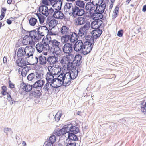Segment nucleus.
I'll return each instance as SVG.
<instances>
[{"mask_svg":"<svg viewBox=\"0 0 146 146\" xmlns=\"http://www.w3.org/2000/svg\"><path fill=\"white\" fill-rule=\"evenodd\" d=\"M46 31L48 32V29L46 25L39 26L35 29L30 31L29 35L35 41L38 42L46 34Z\"/></svg>","mask_w":146,"mask_h":146,"instance_id":"f257e3e1","label":"nucleus"},{"mask_svg":"<svg viewBox=\"0 0 146 146\" xmlns=\"http://www.w3.org/2000/svg\"><path fill=\"white\" fill-rule=\"evenodd\" d=\"M42 39V42L44 44V46L47 47L48 49L51 44V42L52 41V38L49 35H46V37L44 36Z\"/></svg>","mask_w":146,"mask_h":146,"instance_id":"2eb2a0df","label":"nucleus"},{"mask_svg":"<svg viewBox=\"0 0 146 146\" xmlns=\"http://www.w3.org/2000/svg\"><path fill=\"white\" fill-rule=\"evenodd\" d=\"M74 5L72 3H66L64 6V8L66 9V11H69L71 9L72 10Z\"/></svg>","mask_w":146,"mask_h":146,"instance_id":"58836bf2","label":"nucleus"},{"mask_svg":"<svg viewBox=\"0 0 146 146\" xmlns=\"http://www.w3.org/2000/svg\"><path fill=\"white\" fill-rule=\"evenodd\" d=\"M22 68H20L19 69V74H20V72H21V75L23 77H25L26 76L27 72H25V71L23 72V70H21V69Z\"/></svg>","mask_w":146,"mask_h":146,"instance_id":"603ef678","label":"nucleus"},{"mask_svg":"<svg viewBox=\"0 0 146 146\" xmlns=\"http://www.w3.org/2000/svg\"><path fill=\"white\" fill-rule=\"evenodd\" d=\"M46 12L45 13V16L47 17L48 15H51L54 13V11L53 8L52 7L48 8V7H46Z\"/></svg>","mask_w":146,"mask_h":146,"instance_id":"f704fd0d","label":"nucleus"},{"mask_svg":"<svg viewBox=\"0 0 146 146\" xmlns=\"http://www.w3.org/2000/svg\"><path fill=\"white\" fill-rule=\"evenodd\" d=\"M48 1L50 2H52L55 3L52 5V7L53 8L55 7V6L56 5H57L58 3H59V4L60 3L61 4V5H62V3L61 0H48Z\"/></svg>","mask_w":146,"mask_h":146,"instance_id":"a18cd8bd","label":"nucleus"},{"mask_svg":"<svg viewBox=\"0 0 146 146\" xmlns=\"http://www.w3.org/2000/svg\"><path fill=\"white\" fill-rule=\"evenodd\" d=\"M79 71L77 70L76 71L73 72L71 71L70 73L69 74V77L70 78H71V79L73 80L76 78L78 76V74Z\"/></svg>","mask_w":146,"mask_h":146,"instance_id":"72a5a7b5","label":"nucleus"},{"mask_svg":"<svg viewBox=\"0 0 146 146\" xmlns=\"http://www.w3.org/2000/svg\"><path fill=\"white\" fill-rule=\"evenodd\" d=\"M46 34H47V35H49L50 36H52L54 35H56V34H55L54 32H53L51 31H49L48 29V32L46 31Z\"/></svg>","mask_w":146,"mask_h":146,"instance_id":"6e6d98bb","label":"nucleus"},{"mask_svg":"<svg viewBox=\"0 0 146 146\" xmlns=\"http://www.w3.org/2000/svg\"><path fill=\"white\" fill-rule=\"evenodd\" d=\"M51 43L48 50H50L54 53H55L56 55H59L61 52L60 42L55 39H53Z\"/></svg>","mask_w":146,"mask_h":146,"instance_id":"7ed1b4c3","label":"nucleus"},{"mask_svg":"<svg viewBox=\"0 0 146 146\" xmlns=\"http://www.w3.org/2000/svg\"><path fill=\"white\" fill-rule=\"evenodd\" d=\"M62 5H61V4H59V3L57 4V5H56L55 7H54V8L55 10V11H59L61 9V6Z\"/></svg>","mask_w":146,"mask_h":146,"instance_id":"8fccbe9b","label":"nucleus"},{"mask_svg":"<svg viewBox=\"0 0 146 146\" xmlns=\"http://www.w3.org/2000/svg\"><path fill=\"white\" fill-rule=\"evenodd\" d=\"M40 64L42 65L45 64H46L47 60V58L44 56L40 55L38 57Z\"/></svg>","mask_w":146,"mask_h":146,"instance_id":"7c9ffc66","label":"nucleus"},{"mask_svg":"<svg viewBox=\"0 0 146 146\" xmlns=\"http://www.w3.org/2000/svg\"><path fill=\"white\" fill-rule=\"evenodd\" d=\"M73 8L72 12V15L74 18H76L77 16H82L85 13V11L84 9L80 8L75 5Z\"/></svg>","mask_w":146,"mask_h":146,"instance_id":"20e7f679","label":"nucleus"},{"mask_svg":"<svg viewBox=\"0 0 146 146\" xmlns=\"http://www.w3.org/2000/svg\"><path fill=\"white\" fill-rule=\"evenodd\" d=\"M98 3H96V8L98 7V9H99V10H102L104 8V10L106 7V4L105 3H103V0H98Z\"/></svg>","mask_w":146,"mask_h":146,"instance_id":"bb28decb","label":"nucleus"},{"mask_svg":"<svg viewBox=\"0 0 146 146\" xmlns=\"http://www.w3.org/2000/svg\"><path fill=\"white\" fill-rule=\"evenodd\" d=\"M84 43L81 40H78L74 44L73 48L74 50L76 51H79L82 50Z\"/></svg>","mask_w":146,"mask_h":146,"instance_id":"f8f14e48","label":"nucleus"},{"mask_svg":"<svg viewBox=\"0 0 146 146\" xmlns=\"http://www.w3.org/2000/svg\"><path fill=\"white\" fill-rule=\"evenodd\" d=\"M98 7H97L94 10V13H92L91 11H90L89 13L90 15L92 17H94L96 16H98L96 17H95V18L96 19H99L100 20L103 17V15L102 13H103L104 11V8H103V10H100V11L99 10V9H98Z\"/></svg>","mask_w":146,"mask_h":146,"instance_id":"39448f33","label":"nucleus"},{"mask_svg":"<svg viewBox=\"0 0 146 146\" xmlns=\"http://www.w3.org/2000/svg\"><path fill=\"white\" fill-rule=\"evenodd\" d=\"M4 132L5 133H7L11 131L12 133L11 128L5 127L4 129Z\"/></svg>","mask_w":146,"mask_h":146,"instance_id":"052dcab7","label":"nucleus"},{"mask_svg":"<svg viewBox=\"0 0 146 146\" xmlns=\"http://www.w3.org/2000/svg\"><path fill=\"white\" fill-rule=\"evenodd\" d=\"M37 22V20L34 17H31L29 20V23L31 26H34Z\"/></svg>","mask_w":146,"mask_h":146,"instance_id":"a19ab883","label":"nucleus"},{"mask_svg":"<svg viewBox=\"0 0 146 146\" xmlns=\"http://www.w3.org/2000/svg\"><path fill=\"white\" fill-rule=\"evenodd\" d=\"M92 36L90 35H88L85 36V39L86 41H88L90 39L92 38Z\"/></svg>","mask_w":146,"mask_h":146,"instance_id":"69168bd1","label":"nucleus"},{"mask_svg":"<svg viewBox=\"0 0 146 146\" xmlns=\"http://www.w3.org/2000/svg\"><path fill=\"white\" fill-rule=\"evenodd\" d=\"M48 7L47 6L44 5H41L39 7L38 11L39 13H40L43 15H45V13L46 7Z\"/></svg>","mask_w":146,"mask_h":146,"instance_id":"4c0bfd02","label":"nucleus"},{"mask_svg":"<svg viewBox=\"0 0 146 146\" xmlns=\"http://www.w3.org/2000/svg\"><path fill=\"white\" fill-rule=\"evenodd\" d=\"M66 74L64 73L63 72L61 73L60 74H58L57 78H55L56 80L58 82H59V83L61 84L62 82H64V81L65 80V78H66Z\"/></svg>","mask_w":146,"mask_h":146,"instance_id":"cd10ccee","label":"nucleus"},{"mask_svg":"<svg viewBox=\"0 0 146 146\" xmlns=\"http://www.w3.org/2000/svg\"><path fill=\"white\" fill-rule=\"evenodd\" d=\"M21 69V70H23V72L25 71V72H27L31 69L30 67L25 66L23 67L22 69Z\"/></svg>","mask_w":146,"mask_h":146,"instance_id":"864d4df0","label":"nucleus"},{"mask_svg":"<svg viewBox=\"0 0 146 146\" xmlns=\"http://www.w3.org/2000/svg\"><path fill=\"white\" fill-rule=\"evenodd\" d=\"M36 48L37 52L39 53L41 52L42 51H46L48 49L42 42L37 44L36 46Z\"/></svg>","mask_w":146,"mask_h":146,"instance_id":"dca6fc26","label":"nucleus"},{"mask_svg":"<svg viewBox=\"0 0 146 146\" xmlns=\"http://www.w3.org/2000/svg\"><path fill=\"white\" fill-rule=\"evenodd\" d=\"M44 144H45V146H53V144L46 140Z\"/></svg>","mask_w":146,"mask_h":146,"instance_id":"13d9d810","label":"nucleus"},{"mask_svg":"<svg viewBox=\"0 0 146 146\" xmlns=\"http://www.w3.org/2000/svg\"><path fill=\"white\" fill-rule=\"evenodd\" d=\"M36 14L38 18L40 24L43 23L45 19V17L42 15L40 13L37 12Z\"/></svg>","mask_w":146,"mask_h":146,"instance_id":"c9c22d12","label":"nucleus"},{"mask_svg":"<svg viewBox=\"0 0 146 146\" xmlns=\"http://www.w3.org/2000/svg\"><path fill=\"white\" fill-rule=\"evenodd\" d=\"M95 1H92L91 2L90 1L86 3L85 5V9L86 10H89L91 11L95 9L96 7V5Z\"/></svg>","mask_w":146,"mask_h":146,"instance_id":"aec40b11","label":"nucleus"},{"mask_svg":"<svg viewBox=\"0 0 146 146\" xmlns=\"http://www.w3.org/2000/svg\"><path fill=\"white\" fill-rule=\"evenodd\" d=\"M123 33V30L121 29L119 31L117 32V35L119 37H122Z\"/></svg>","mask_w":146,"mask_h":146,"instance_id":"4d7b16f0","label":"nucleus"},{"mask_svg":"<svg viewBox=\"0 0 146 146\" xmlns=\"http://www.w3.org/2000/svg\"><path fill=\"white\" fill-rule=\"evenodd\" d=\"M41 74L38 72H35L30 73L27 77V79L29 81H32L34 79H39L41 78Z\"/></svg>","mask_w":146,"mask_h":146,"instance_id":"9b49d317","label":"nucleus"},{"mask_svg":"<svg viewBox=\"0 0 146 146\" xmlns=\"http://www.w3.org/2000/svg\"><path fill=\"white\" fill-rule=\"evenodd\" d=\"M54 134L55 135L60 136L64 135L67 133L66 129L65 128V125L60 130H56L54 131Z\"/></svg>","mask_w":146,"mask_h":146,"instance_id":"5701e85b","label":"nucleus"},{"mask_svg":"<svg viewBox=\"0 0 146 146\" xmlns=\"http://www.w3.org/2000/svg\"><path fill=\"white\" fill-rule=\"evenodd\" d=\"M25 50L26 53V56H27L25 57L28 59L30 57L33 56L35 49L33 48L32 46H27L25 48Z\"/></svg>","mask_w":146,"mask_h":146,"instance_id":"9d476101","label":"nucleus"},{"mask_svg":"<svg viewBox=\"0 0 146 146\" xmlns=\"http://www.w3.org/2000/svg\"><path fill=\"white\" fill-rule=\"evenodd\" d=\"M44 80H39L36 81L33 85H31L32 88H35L36 90L41 89L45 83Z\"/></svg>","mask_w":146,"mask_h":146,"instance_id":"4468645a","label":"nucleus"},{"mask_svg":"<svg viewBox=\"0 0 146 146\" xmlns=\"http://www.w3.org/2000/svg\"><path fill=\"white\" fill-rule=\"evenodd\" d=\"M117 127V126L116 125L113 124L110 126L108 129H109L110 133H111L116 129Z\"/></svg>","mask_w":146,"mask_h":146,"instance_id":"de8ad7c7","label":"nucleus"},{"mask_svg":"<svg viewBox=\"0 0 146 146\" xmlns=\"http://www.w3.org/2000/svg\"><path fill=\"white\" fill-rule=\"evenodd\" d=\"M63 52L64 53L68 54V55H71L73 51V47L72 44L69 43H65L62 48Z\"/></svg>","mask_w":146,"mask_h":146,"instance_id":"1a4fd4ad","label":"nucleus"},{"mask_svg":"<svg viewBox=\"0 0 146 146\" xmlns=\"http://www.w3.org/2000/svg\"><path fill=\"white\" fill-rule=\"evenodd\" d=\"M102 21L100 20L99 19H96L95 20L91 22V28L93 29H98L100 28L102 23L100 24H98L99 22Z\"/></svg>","mask_w":146,"mask_h":146,"instance_id":"b1692460","label":"nucleus"},{"mask_svg":"<svg viewBox=\"0 0 146 146\" xmlns=\"http://www.w3.org/2000/svg\"><path fill=\"white\" fill-rule=\"evenodd\" d=\"M118 11H119V7L117 6H116L115 8V9L114 10V12H115V13H117V14H118Z\"/></svg>","mask_w":146,"mask_h":146,"instance_id":"774afa93","label":"nucleus"},{"mask_svg":"<svg viewBox=\"0 0 146 146\" xmlns=\"http://www.w3.org/2000/svg\"><path fill=\"white\" fill-rule=\"evenodd\" d=\"M1 89L2 90L1 94L3 95H4V92H6V91H7V87L6 86H2Z\"/></svg>","mask_w":146,"mask_h":146,"instance_id":"5fc2aeb1","label":"nucleus"},{"mask_svg":"<svg viewBox=\"0 0 146 146\" xmlns=\"http://www.w3.org/2000/svg\"><path fill=\"white\" fill-rule=\"evenodd\" d=\"M20 87L23 90L26 92L30 91L32 89V87L30 84L25 83L24 82L21 83L20 85Z\"/></svg>","mask_w":146,"mask_h":146,"instance_id":"f3484780","label":"nucleus"},{"mask_svg":"<svg viewBox=\"0 0 146 146\" xmlns=\"http://www.w3.org/2000/svg\"><path fill=\"white\" fill-rule=\"evenodd\" d=\"M9 83V86L10 88H13L15 87V85L13 83H11V82L10 81Z\"/></svg>","mask_w":146,"mask_h":146,"instance_id":"338daca9","label":"nucleus"},{"mask_svg":"<svg viewBox=\"0 0 146 146\" xmlns=\"http://www.w3.org/2000/svg\"><path fill=\"white\" fill-rule=\"evenodd\" d=\"M42 3L45 5L47 6L49 5V1L48 0H42Z\"/></svg>","mask_w":146,"mask_h":146,"instance_id":"bf43d9fd","label":"nucleus"},{"mask_svg":"<svg viewBox=\"0 0 146 146\" xmlns=\"http://www.w3.org/2000/svg\"><path fill=\"white\" fill-rule=\"evenodd\" d=\"M68 139V140L66 142L67 145L66 146H76V143L74 141H78V140H75L74 138H68L67 140Z\"/></svg>","mask_w":146,"mask_h":146,"instance_id":"c756f323","label":"nucleus"},{"mask_svg":"<svg viewBox=\"0 0 146 146\" xmlns=\"http://www.w3.org/2000/svg\"><path fill=\"white\" fill-rule=\"evenodd\" d=\"M76 6L80 8L84 9L85 5V2L81 0H77L75 1Z\"/></svg>","mask_w":146,"mask_h":146,"instance_id":"2f4dec72","label":"nucleus"},{"mask_svg":"<svg viewBox=\"0 0 146 146\" xmlns=\"http://www.w3.org/2000/svg\"><path fill=\"white\" fill-rule=\"evenodd\" d=\"M48 70L49 72H48L46 75V76H53V73L50 72V70L48 68Z\"/></svg>","mask_w":146,"mask_h":146,"instance_id":"680f3d73","label":"nucleus"},{"mask_svg":"<svg viewBox=\"0 0 146 146\" xmlns=\"http://www.w3.org/2000/svg\"><path fill=\"white\" fill-rule=\"evenodd\" d=\"M71 78H70L69 77L68 79L66 77L65 78V80L64 81V82H62L61 84V85H62L64 86H66L69 85L71 81Z\"/></svg>","mask_w":146,"mask_h":146,"instance_id":"e433bc0d","label":"nucleus"},{"mask_svg":"<svg viewBox=\"0 0 146 146\" xmlns=\"http://www.w3.org/2000/svg\"><path fill=\"white\" fill-rule=\"evenodd\" d=\"M75 24L77 26L83 25L88 23L86 22L87 21L86 19L82 17H78L76 18L75 20Z\"/></svg>","mask_w":146,"mask_h":146,"instance_id":"ddd939ff","label":"nucleus"},{"mask_svg":"<svg viewBox=\"0 0 146 146\" xmlns=\"http://www.w3.org/2000/svg\"><path fill=\"white\" fill-rule=\"evenodd\" d=\"M69 35L70 38V42L72 43L74 42L77 40L79 38L78 35L76 31L75 32L72 33Z\"/></svg>","mask_w":146,"mask_h":146,"instance_id":"393cba45","label":"nucleus"},{"mask_svg":"<svg viewBox=\"0 0 146 146\" xmlns=\"http://www.w3.org/2000/svg\"><path fill=\"white\" fill-rule=\"evenodd\" d=\"M56 137L55 135H51L49 138V139L48 138L47 140L49 141L50 142L52 143L53 144L55 142L56 140Z\"/></svg>","mask_w":146,"mask_h":146,"instance_id":"49530a36","label":"nucleus"},{"mask_svg":"<svg viewBox=\"0 0 146 146\" xmlns=\"http://www.w3.org/2000/svg\"><path fill=\"white\" fill-rule=\"evenodd\" d=\"M95 38H94L92 36V38L90 39L88 41H86V42H88L89 43V44H90L92 45L93 46L94 43L95 42L96 40H95Z\"/></svg>","mask_w":146,"mask_h":146,"instance_id":"3c124183","label":"nucleus"},{"mask_svg":"<svg viewBox=\"0 0 146 146\" xmlns=\"http://www.w3.org/2000/svg\"><path fill=\"white\" fill-rule=\"evenodd\" d=\"M61 40L62 42L65 43V44L68 42L69 41L70 42V38L69 35L65 34L61 37Z\"/></svg>","mask_w":146,"mask_h":146,"instance_id":"473e14b6","label":"nucleus"},{"mask_svg":"<svg viewBox=\"0 0 146 146\" xmlns=\"http://www.w3.org/2000/svg\"><path fill=\"white\" fill-rule=\"evenodd\" d=\"M82 58V56L79 54H77L75 55L74 59L73 61H76V63H78L80 62Z\"/></svg>","mask_w":146,"mask_h":146,"instance_id":"37998d69","label":"nucleus"},{"mask_svg":"<svg viewBox=\"0 0 146 146\" xmlns=\"http://www.w3.org/2000/svg\"><path fill=\"white\" fill-rule=\"evenodd\" d=\"M51 84L50 82H49L47 81L46 83L45 84L43 88V89L45 91L47 92L49 90V89L51 86Z\"/></svg>","mask_w":146,"mask_h":146,"instance_id":"c03bdc74","label":"nucleus"},{"mask_svg":"<svg viewBox=\"0 0 146 146\" xmlns=\"http://www.w3.org/2000/svg\"><path fill=\"white\" fill-rule=\"evenodd\" d=\"M46 79L47 81L52 84H53L56 80V79L54 78L53 76H46Z\"/></svg>","mask_w":146,"mask_h":146,"instance_id":"ea45409f","label":"nucleus"},{"mask_svg":"<svg viewBox=\"0 0 146 146\" xmlns=\"http://www.w3.org/2000/svg\"><path fill=\"white\" fill-rule=\"evenodd\" d=\"M68 27L65 26H63L61 28L60 32L61 33L64 34L68 30Z\"/></svg>","mask_w":146,"mask_h":146,"instance_id":"09e8293b","label":"nucleus"},{"mask_svg":"<svg viewBox=\"0 0 146 146\" xmlns=\"http://www.w3.org/2000/svg\"><path fill=\"white\" fill-rule=\"evenodd\" d=\"M145 100H144L143 101L140 102L141 107V111L144 113V114H146V110L145 109V106L144 104Z\"/></svg>","mask_w":146,"mask_h":146,"instance_id":"79ce46f5","label":"nucleus"},{"mask_svg":"<svg viewBox=\"0 0 146 146\" xmlns=\"http://www.w3.org/2000/svg\"><path fill=\"white\" fill-rule=\"evenodd\" d=\"M40 90H35L34 89L29 93V96L32 98L33 97L37 98H39L41 95V94L40 92Z\"/></svg>","mask_w":146,"mask_h":146,"instance_id":"6ab92c4d","label":"nucleus"},{"mask_svg":"<svg viewBox=\"0 0 146 146\" xmlns=\"http://www.w3.org/2000/svg\"><path fill=\"white\" fill-rule=\"evenodd\" d=\"M28 59L25 57H21L18 58L16 61L17 65L20 67H23L27 65H30V64L28 62Z\"/></svg>","mask_w":146,"mask_h":146,"instance_id":"6e6552de","label":"nucleus"},{"mask_svg":"<svg viewBox=\"0 0 146 146\" xmlns=\"http://www.w3.org/2000/svg\"><path fill=\"white\" fill-rule=\"evenodd\" d=\"M47 60L48 64L53 66L54 64L58 62V58L54 55V56H49L48 57Z\"/></svg>","mask_w":146,"mask_h":146,"instance_id":"a211bd4d","label":"nucleus"},{"mask_svg":"<svg viewBox=\"0 0 146 146\" xmlns=\"http://www.w3.org/2000/svg\"><path fill=\"white\" fill-rule=\"evenodd\" d=\"M52 17L56 19H61L64 18L65 16L63 13L59 11H55L53 14Z\"/></svg>","mask_w":146,"mask_h":146,"instance_id":"a878e982","label":"nucleus"},{"mask_svg":"<svg viewBox=\"0 0 146 146\" xmlns=\"http://www.w3.org/2000/svg\"><path fill=\"white\" fill-rule=\"evenodd\" d=\"M92 32V36L95 39L99 37L102 33V30L98 29H94Z\"/></svg>","mask_w":146,"mask_h":146,"instance_id":"4be33fe9","label":"nucleus"},{"mask_svg":"<svg viewBox=\"0 0 146 146\" xmlns=\"http://www.w3.org/2000/svg\"><path fill=\"white\" fill-rule=\"evenodd\" d=\"M38 59L39 58L37 57H35V59H35V62H34V63H33L32 64H30V65H33L34 64H37L38 63Z\"/></svg>","mask_w":146,"mask_h":146,"instance_id":"0e129e2a","label":"nucleus"},{"mask_svg":"<svg viewBox=\"0 0 146 146\" xmlns=\"http://www.w3.org/2000/svg\"><path fill=\"white\" fill-rule=\"evenodd\" d=\"M90 27V23H87L82 27L79 29L78 35L82 37L83 35H86L87 32Z\"/></svg>","mask_w":146,"mask_h":146,"instance_id":"0eeeda50","label":"nucleus"},{"mask_svg":"<svg viewBox=\"0 0 146 146\" xmlns=\"http://www.w3.org/2000/svg\"><path fill=\"white\" fill-rule=\"evenodd\" d=\"M65 128L67 131V133H68V138H74L75 140L78 139L76 134L78 133L80 130L79 128L76 125L69 123L65 125Z\"/></svg>","mask_w":146,"mask_h":146,"instance_id":"f03ea898","label":"nucleus"},{"mask_svg":"<svg viewBox=\"0 0 146 146\" xmlns=\"http://www.w3.org/2000/svg\"><path fill=\"white\" fill-rule=\"evenodd\" d=\"M26 33H29V36L30 37L31 39L30 40H25V39H23L22 40V43L23 44L25 45H27L28 43H29V44H31L32 45H35V42H37L36 41L34 40V38H31V36H30L29 35V32L30 31H26Z\"/></svg>","mask_w":146,"mask_h":146,"instance_id":"412c9836","label":"nucleus"},{"mask_svg":"<svg viewBox=\"0 0 146 146\" xmlns=\"http://www.w3.org/2000/svg\"><path fill=\"white\" fill-rule=\"evenodd\" d=\"M54 118L55 119V120L57 122H58L60 120V117L59 116H58V113H57L56 115L54 117Z\"/></svg>","mask_w":146,"mask_h":146,"instance_id":"e2e57ef3","label":"nucleus"},{"mask_svg":"<svg viewBox=\"0 0 146 146\" xmlns=\"http://www.w3.org/2000/svg\"><path fill=\"white\" fill-rule=\"evenodd\" d=\"M17 55L18 57L26 56V53L24 47H20L19 48L17 53Z\"/></svg>","mask_w":146,"mask_h":146,"instance_id":"c85d7f7f","label":"nucleus"},{"mask_svg":"<svg viewBox=\"0 0 146 146\" xmlns=\"http://www.w3.org/2000/svg\"><path fill=\"white\" fill-rule=\"evenodd\" d=\"M83 46V50L82 53L84 55H86L90 52L92 50L93 46L90 44H89L88 42H85L84 43Z\"/></svg>","mask_w":146,"mask_h":146,"instance_id":"423d86ee","label":"nucleus"}]
</instances>
